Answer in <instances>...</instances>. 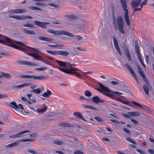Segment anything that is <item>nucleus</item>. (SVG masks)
Listing matches in <instances>:
<instances>
[{
	"label": "nucleus",
	"mask_w": 154,
	"mask_h": 154,
	"mask_svg": "<svg viewBox=\"0 0 154 154\" xmlns=\"http://www.w3.org/2000/svg\"><path fill=\"white\" fill-rule=\"evenodd\" d=\"M47 58L50 59L51 61L53 60H54L60 66L63 68L56 67L53 66H52V67L57 68L66 74L75 75L76 76L79 77H82V75L78 72L80 70L79 69L72 67V66H75L76 64H71L69 62H64L58 60H54L53 58L48 56H47Z\"/></svg>",
	"instance_id": "f257e3e1"
},
{
	"label": "nucleus",
	"mask_w": 154,
	"mask_h": 154,
	"mask_svg": "<svg viewBox=\"0 0 154 154\" xmlns=\"http://www.w3.org/2000/svg\"><path fill=\"white\" fill-rule=\"evenodd\" d=\"M3 39L5 40H0L1 43L14 48L21 51H24L25 50L22 47L15 45L13 42H15L20 46H25L24 43L15 41L5 36H3Z\"/></svg>",
	"instance_id": "f03ea898"
},
{
	"label": "nucleus",
	"mask_w": 154,
	"mask_h": 154,
	"mask_svg": "<svg viewBox=\"0 0 154 154\" xmlns=\"http://www.w3.org/2000/svg\"><path fill=\"white\" fill-rule=\"evenodd\" d=\"M112 18L113 23L116 29H118L120 32L125 34L122 17L120 16H118L116 19L115 16H114Z\"/></svg>",
	"instance_id": "7ed1b4c3"
},
{
	"label": "nucleus",
	"mask_w": 154,
	"mask_h": 154,
	"mask_svg": "<svg viewBox=\"0 0 154 154\" xmlns=\"http://www.w3.org/2000/svg\"><path fill=\"white\" fill-rule=\"evenodd\" d=\"M122 8L125 12L124 16L125 21L128 26L130 25V21L129 15V7L127 6L126 0H120Z\"/></svg>",
	"instance_id": "20e7f679"
},
{
	"label": "nucleus",
	"mask_w": 154,
	"mask_h": 154,
	"mask_svg": "<svg viewBox=\"0 0 154 154\" xmlns=\"http://www.w3.org/2000/svg\"><path fill=\"white\" fill-rule=\"evenodd\" d=\"M19 77L21 78L33 79H35L38 80H42L47 79L46 77L44 76H34L26 75H21Z\"/></svg>",
	"instance_id": "39448f33"
},
{
	"label": "nucleus",
	"mask_w": 154,
	"mask_h": 154,
	"mask_svg": "<svg viewBox=\"0 0 154 154\" xmlns=\"http://www.w3.org/2000/svg\"><path fill=\"white\" fill-rule=\"evenodd\" d=\"M122 66L126 68L131 74L132 76L136 81L137 83L139 84L138 79L133 69L131 67L130 65L128 63H125L122 65Z\"/></svg>",
	"instance_id": "423d86ee"
},
{
	"label": "nucleus",
	"mask_w": 154,
	"mask_h": 154,
	"mask_svg": "<svg viewBox=\"0 0 154 154\" xmlns=\"http://www.w3.org/2000/svg\"><path fill=\"white\" fill-rule=\"evenodd\" d=\"M98 85L102 90V91L107 92L110 93H113L116 95H118V94H122L123 93L117 91H113L109 89L108 88L103 85L102 83L99 82H97Z\"/></svg>",
	"instance_id": "0eeeda50"
},
{
	"label": "nucleus",
	"mask_w": 154,
	"mask_h": 154,
	"mask_svg": "<svg viewBox=\"0 0 154 154\" xmlns=\"http://www.w3.org/2000/svg\"><path fill=\"white\" fill-rule=\"evenodd\" d=\"M53 34L57 35H64L69 37H73V34L65 30L54 31Z\"/></svg>",
	"instance_id": "6e6552de"
},
{
	"label": "nucleus",
	"mask_w": 154,
	"mask_h": 154,
	"mask_svg": "<svg viewBox=\"0 0 154 154\" xmlns=\"http://www.w3.org/2000/svg\"><path fill=\"white\" fill-rule=\"evenodd\" d=\"M136 66L138 70V72L141 76L142 79L145 82V83L147 85L149 84V81L146 78L145 75L143 73L142 69L141 68L140 66L138 64H137Z\"/></svg>",
	"instance_id": "1a4fd4ad"
},
{
	"label": "nucleus",
	"mask_w": 154,
	"mask_h": 154,
	"mask_svg": "<svg viewBox=\"0 0 154 154\" xmlns=\"http://www.w3.org/2000/svg\"><path fill=\"white\" fill-rule=\"evenodd\" d=\"M34 23L35 25L38 26L42 28H46V25L49 24L50 23L49 22H42L37 20L34 21Z\"/></svg>",
	"instance_id": "9d476101"
},
{
	"label": "nucleus",
	"mask_w": 154,
	"mask_h": 154,
	"mask_svg": "<svg viewBox=\"0 0 154 154\" xmlns=\"http://www.w3.org/2000/svg\"><path fill=\"white\" fill-rule=\"evenodd\" d=\"M112 38L115 49L117 51L119 55L120 56L122 55V54L116 38L114 36L112 37Z\"/></svg>",
	"instance_id": "9b49d317"
},
{
	"label": "nucleus",
	"mask_w": 154,
	"mask_h": 154,
	"mask_svg": "<svg viewBox=\"0 0 154 154\" xmlns=\"http://www.w3.org/2000/svg\"><path fill=\"white\" fill-rule=\"evenodd\" d=\"M17 63L19 64L26 66H38V64L32 63L30 62L26 61H17Z\"/></svg>",
	"instance_id": "f8f14e48"
},
{
	"label": "nucleus",
	"mask_w": 154,
	"mask_h": 154,
	"mask_svg": "<svg viewBox=\"0 0 154 154\" xmlns=\"http://www.w3.org/2000/svg\"><path fill=\"white\" fill-rule=\"evenodd\" d=\"M29 130H25L21 131L19 133L10 136L9 137L10 138H14L20 137L22 136V135L27 133L29 132Z\"/></svg>",
	"instance_id": "ddd939ff"
},
{
	"label": "nucleus",
	"mask_w": 154,
	"mask_h": 154,
	"mask_svg": "<svg viewBox=\"0 0 154 154\" xmlns=\"http://www.w3.org/2000/svg\"><path fill=\"white\" fill-rule=\"evenodd\" d=\"M141 0H132L131 2V6L132 8H138L140 6Z\"/></svg>",
	"instance_id": "4468645a"
},
{
	"label": "nucleus",
	"mask_w": 154,
	"mask_h": 154,
	"mask_svg": "<svg viewBox=\"0 0 154 154\" xmlns=\"http://www.w3.org/2000/svg\"><path fill=\"white\" fill-rule=\"evenodd\" d=\"M92 101L96 104L103 103L105 102L104 100L100 99L98 96H95L92 97Z\"/></svg>",
	"instance_id": "2eb2a0df"
},
{
	"label": "nucleus",
	"mask_w": 154,
	"mask_h": 154,
	"mask_svg": "<svg viewBox=\"0 0 154 154\" xmlns=\"http://www.w3.org/2000/svg\"><path fill=\"white\" fill-rule=\"evenodd\" d=\"M29 55L33 57L34 60H40L42 61L43 58L42 57L35 53H29Z\"/></svg>",
	"instance_id": "dca6fc26"
},
{
	"label": "nucleus",
	"mask_w": 154,
	"mask_h": 154,
	"mask_svg": "<svg viewBox=\"0 0 154 154\" xmlns=\"http://www.w3.org/2000/svg\"><path fill=\"white\" fill-rule=\"evenodd\" d=\"M22 48L25 50L24 51H22L24 52L25 53H26V52L27 51L32 52V50H33L34 51L38 52V53L40 52V50L37 48H31L27 46H26V48Z\"/></svg>",
	"instance_id": "f3484780"
},
{
	"label": "nucleus",
	"mask_w": 154,
	"mask_h": 154,
	"mask_svg": "<svg viewBox=\"0 0 154 154\" xmlns=\"http://www.w3.org/2000/svg\"><path fill=\"white\" fill-rule=\"evenodd\" d=\"M38 38L39 40L42 41H46L48 42H51L53 41V39L42 36H39L38 37Z\"/></svg>",
	"instance_id": "a211bd4d"
},
{
	"label": "nucleus",
	"mask_w": 154,
	"mask_h": 154,
	"mask_svg": "<svg viewBox=\"0 0 154 154\" xmlns=\"http://www.w3.org/2000/svg\"><path fill=\"white\" fill-rule=\"evenodd\" d=\"M131 103L133 104H134L135 105L140 107L142 109L146 110V111H148L149 109V108L146 106L145 105H140L138 103L134 101H131Z\"/></svg>",
	"instance_id": "6ab92c4d"
},
{
	"label": "nucleus",
	"mask_w": 154,
	"mask_h": 154,
	"mask_svg": "<svg viewBox=\"0 0 154 154\" xmlns=\"http://www.w3.org/2000/svg\"><path fill=\"white\" fill-rule=\"evenodd\" d=\"M30 85V84L29 83H24L22 85L13 86L11 87L12 88L18 89L20 88L23 87H26L29 86Z\"/></svg>",
	"instance_id": "aec40b11"
},
{
	"label": "nucleus",
	"mask_w": 154,
	"mask_h": 154,
	"mask_svg": "<svg viewBox=\"0 0 154 154\" xmlns=\"http://www.w3.org/2000/svg\"><path fill=\"white\" fill-rule=\"evenodd\" d=\"M20 142H21V141H20L19 140L13 143L8 144V145H6V148H10L17 146L19 145Z\"/></svg>",
	"instance_id": "412c9836"
},
{
	"label": "nucleus",
	"mask_w": 154,
	"mask_h": 154,
	"mask_svg": "<svg viewBox=\"0 0 154 154\" xmlns=\"http://www.w3.org/2000/svg\"><path fill=\"white\" fill-rule=\"evenodd\" d=\"M124 51L125 54L127 58L128 59V60L129 61H131L132 60V59L128 49L127 47H126L125 48Z\"/></svg>",
	"instance_id": "4be33fe9"
},
{
	"label": "nucleus",
	"mask_w": 154,
	"mask_h": 154,
	"mask_svg": "<svg viewBox=\"0 0 154 154\" xmlns=\"http://www.w3.org/2000/svg\"><path fill=\"white\" fill-rule=\"evenodd\" d=\"M69 53L65 51H58L57 55H59L63 56H67L69 55Z\"/></svg>",
	"instance_id": "5701e85b"
},
{
	"label": "nucleus",
	"mask_w": 154,
	"mask_h": 154,
	"mask_svg": "<svg viewBox=\"0 0 154 154\" xmlns=\"http://www.w3.org/2000/svg\"><path fill=\"white\" fill-rule=\"evenodd\" d=\"M59 126H62L63 127H74V126L68 123H59L58 124Z\"/></svg>",
	"instance_id": "b1692460"
},
{
	"label": "nucleus",
	"mask_w": 154,
	"mask_h": 154,
	"mask_svg": "<svg viewBox=\"0 0 154 154\" xmlns=\"http://www.w3.org/2000/svg\"><path fill=\"white\" fill-rule=\"evenodd\" d=\"M73 115L77 118L79 119H82L83 117L82 113L79 112H75L73 113Z\"/></svg>",
	"instance_id": "393cba45"
},
{
	"label": "nucleus",
	"mask_w": 154,
	"mask_h": 154,
	"mask_svg": "<svg viewBox=\"0 0 154 154\" xmlns=\"http://www.w3.org/2000/svg\"><path fill=\"white\" fill-rule=\"evenodd\" d=\"M73 37H74V42H77L79 41L80 40L82 39L83 38L80 35H74L73 34Z\"/></svg>",
	"instance_id": "a878e982"
},
{
	"label": "nucleus",
	"mask_w": 154,
	"mask_h": 154,
	"mask_svg": "<svg viewBox=\"0 0 154 154\" xmlns=\"http://www.w3.org/2000/svg\"><path fill=\"white\" fill-rule=\"evenodd\" d=\"M65 17L67 18L72 20L76 19L78 18L77 16L72 14H66L65 16Z\"/></svg>",
	"instance_id": "bb28decb"
},
{
	"label": "nucleus",
	"mask_w": 154,
	"mask_h": 154,
	"mask_svg": "<svg viewBox=\"0 0 154 154\" xmlns=\"http://www.w3.org/2000/svg\"><path fill=\"white\" fill-rule=\"evenodd\" d=\"M146 85H144L143 86V88L144 91L145 93L147 94H149V88L148 87L149 85V84L147 85L146 84Z\"/></svg>",
	"instance_id": "cd10ccee"
},
{
	"label": "nucleus",
	"mask_w": 154,
	"mask_h": 154,
	"mask_svg": "<svg viewBox=\"0 0 154 154\" xmlns=\"http://www.w3.org/2000/svg\"><path fill=\"white\" fill-rule=\"evenodd\" d=\"M51 94V92L49 90H47L46 92L44 93L42 96L44 97H48Z\"/></svg>",
	"instance_id": "c85d7f7f"
},
{
	"label": "nucleus",
	"mask_w": 154,
	"mask_h": 154,
	"mask_svg": "<svg viewBox=\"0 0 154 154\" xmlns=\"http://www.w3.org/2000/svg\"><path fill=\"white\" fill-rule=\"evenodd\" d=\"M23 32L26 34L29 35H35V33L32 31L28 30L25 29L23 30Z\"/></svg>",
	"instance_id": "c756f323"
},
{
	"label": "nucleus",
	"mask_w": 154,
	"mask_h": 154,
	"mask_svg": "<svg viewBox=\"0 0 154 154\" xmlns=\"http://www.w3.org/2000/svg\"><path fill=\"white\" fill-rule=\"evenodd\" d=\"M128 113L132 116H139L140 115V113L137 111L128 112Z\"/></svg>",
	"instance_id": "7c9ffc66"
},
{
	"label": "nucleus",
	"mask_w": 154,
	"mask_h": 154,
	"mask_svg": "<svg viewBox=\"0 0 154 154\" xmlns=\"http://www.w3.org/2000/svg\"><path fill=\"white\" fill-rule=\"evenodd\" d=\"M47 107L45 106L43 108L41 109H37V112L39 114L45 112L47 110Z\"/></svg>",
	"instance_id": "2f4dec72"
},
{
	"label": "nucleus",
	"mask_w": 154,
	"mask_h": 154,
	"mask_svg": "<svg viewBox=\"0 0 154 154\" xmlns=\"http://www.w3.org/2000/svg\"><path fill=\"white\" fill-rule=\"evenodd\" d=\"M22 26L24 27H28L32 28H34V25L33 24L29 23L28 22H26V23L23 24Z\"/></svg>",
	"instance_id": "473e14b6"
},
{
	"label": "nucleus",
	"mask_w": 154,
	"mask_h": 154,
	"mask_svg": "<svg viewBox=\"0 0 154 154\" xmlns=\"http://www.w3.org/2000/svg\"><path fill=\"white\" fill-rule=\"evenodd\" d=\"M10 106L15 110L17 109V105L14 101H12L10 103Z\"/></svg>",
	"instance_id": "72a5a7b5"
},
{
	"label": "nucleus",
	"mask_w": 154,
	"mask_h": 154,
	"mask_svg": "<svg viewBox=\"0 0 154 154\" xmlns=\"http://www.w3.org/2000/svg\"><path fill=\"white\" fill-rule=\"evenodd\" d=\"M115 100H117V101H118L122 103H123L124 104L128 105V104H129L128 102V101H123L120 99V98L116 97V98L115 99Z\"/></svg>",
	"instance_id": "f704fd0d"
},
{
	"label": "nucleus",
	"mask_w": 154,
	"mask_h": 154,
	"mask_svg": "<svg viewBox=\"0 0 154 154\" xmlns=\"http://www.w3.org/2000/svg\"><path fill=\"white\" fill-rule=\"evenodd\" d=\"M46 51L47 53L52 54L53 55H57V50L55 51H50V50H46Z\"/></svg>",
	"instance_id": "c9c22d12"
},
{
	"label": "nucleus",
	"mask_w": 154,
	"mask_h": 154,
	"mask_svg": "<svg viewBox=\"0 0 154 154\" xmlns=\"http://www.w3.org/2000/svg\"><path fill=\"white\" fill-rule=\"evenodd\" d=\"M41 92V89L40 88H38L36 89L30 91L31 93H34L35 94H39Z\"/></svg>",
	"instance_id": "e433bc0d"
},
{
	"label": "nucleus",
	"mask_w": 154,
	"mask_h": 154,
	"mask_svg": "<svg viewBox=\"0 0 154 154\" xmlns=\"http://www.w3.org/2000/svg\"><path fill=\"white\" fill-rule=\"evenodd\" d=\"M2 77L3 76L7 79L10 78L12 77V76L9 74L4 73L2 72Z\"/></svg>",
	"instance_id": "4c0bfd02"
},
{
	"label": "nucleus",
	"mask_w": 154,
	"mask_h": 154,
	"mask_svg": "<svg viewBox=\"0 0 154 154\" xmlns=\"http://www.w3.org/2000/svg\"><path fill=\"white\" fill-rule=\"evenodd\" d=\"M135 46L136 50L137 53H140L139 50V45L137 41H136L135 42Z\"/></svg>",
	"instance_id": "58836bf2"
},
{
	"label": "nucleus",
	"mask_w": 154,
	"mask_h": 154,
	"mask_svg": "<svg viewBox=\"0 0 154 154\" xmlns=\"http://www.w3.org/2000/svg\"><path fill=\"white\" fill-rule=\"evenodd\" d=\"M84 94L87 97H91L92 95L91 93L88 90L85 91Z\"/></svg>",
	"instance_id": "ea45409f"
},
{
	"label": "nucleus",
	"mask_w": 154,
	"mask_h": 154,
	"mask_svg": "<svg viewBox=\"0 0 154 154\" xmlns=\"http://www.w3.org/2000/svg\"><path fill=\"white\" fill-rule=\"evenodd\" d=\"M29 8L31 10H37L38 11H42V9L39 8L34 7L33 6H31L29 7Z\"/></svg>",
	"instance_id": "a19ab883"
},
{
	"label": "nucleus",
	"mask_w": 154,
	"mask_h": 154,
	"mask_svg": "<svg viewBox=\"0 0 154 154\" xmlns=\"http://www.w3.org/2000/svg\"><path fill=\"white\" fill-rule=\"evenodd\" d=\"M53 143L55 144L58 145H61L63 144V142L58 140H54Z\"/></svg>",
	"instance_id": "79ce46f5"
},
{
	"label": "nucleus",
	"mask_w": 154,
	"mask_h": 154,
	"mask_svg": "<svg viewBox=\"0 0 154 154\" xmlns=\"http://www.w3.org/2000/svg\"><path fill=\"white\" fill-rule=\"evenodd\" d=\"M104 94L105 95L113 99H115L116 98V96L112 94H110L107 93H104Z\"/></svg>",
	"instance_id": "37998d69"
},
{
	"label": "nucleus",
	"mask_w": 154,
	"mask_h": 154,
	"mask_svg": "<svg viewBox=\"0 0 154 154\" xmlns=\"http://www.w3.org/2000/svg\"><path fill=\"white\" fill-rule=\"evenodd\" d=\"M126 140L129 142L132 143L135 145H137V143L134 140H132L129 138H125Z\"/></svg>",
	"instance_id": "c03bdc74"
},
{
	"label": "nucleus",
	"mask_w": 154,
	"mask_h": 154,
	"mask_svg": "<svg viewBox=\"0 0 154 154\" xmlns=\"http://www.w3.org/2000/svg\"><path fill=\"white\" fill-rule=\"evenodd\" d=\"M48 5L55 8H58L59 7V6L56 4H54L53 3H48Z\"/></svg>",
	"instance_id": "a18cd8bd"
},
{
	"label": "nucleus",
	"mask_w": 154,
	"mask_h": 154,
	"mask_svg": "<svg viewBox=\"0 0 154 154\" xmlns=\"http://www.w3.org/2000/svg\"><path fill=\"white\" fill-rule=\"evenodd\" d=\"M48 68L46 67H42L41 68H38L35 69L38 71H42L47 69Z\"/></svg>",
	"instance_id": "49530a36"
},
{
	"label": "nucleus",
	"mask_w": 154,
	"mask_h": 154,
	"mask_svg": "<svg viewBox=\"0 0 154 154\" xmlns=\"http://www.w3.org/2000/svg\"><path fill=\"white\" fill-rule=\"evenodd\" d=\"M35 140L34 139H23L20 140V141L21 142H25L26 141H34Z\"/></svg>",
	"instance_id": "de8ad7c7"
},
{
	"label": "nucleus",
	"mask_w": 154,
	"mask_h": 154,
	"mask_svg": "<svg viewBox=\"0 0 154 154\" xmlns=\"http://www.w3.org/2000/svg\"><path fill=\"white\" fill-rule=\"evenodd\" d=\"M123 130L124 132L128 134H131V132L130 131L126 128H123Z\"/></svg>",
	"instance_id": "09e8293b"
},
{
	"label": "nucleus",
	"mask_w": 154,
	"mask_h": 154,
	"mask_svg": "<svg viewBox=\"0 0 154 154\" xmlns=\"http://www.w3.org/2000/svg\"><path fill=\"white\" fill-rule=\"evenodd\" d=\"M94 118L98 122H103V119L99 117L95 116L94 117Z\"/></svg>",
	"instance_id": "8fccbe9b"
},
{
	"label": "nucleus",
	"mask_w": 154,
	"mask_h": 154,
	"mask_svg": "<svg viewBox=\"0 0 154 154\" xmlns=\"http://www.w3.org/2000/svg\"><path fill=\"white\" fill-rule=\"evenodd\" d=\"M8 97V95L6 94H0V99L6 98Z\"/></svg>",
	"instance_id": "3c124183"
},
{
	"label": "nucleus",
	"mask_w": 154,
	"mask_h": 154,
	"mask_svg": "<svg viewBox=\"0 0 154 154\" xmlns=\"http://www.w3.org/2000/svg\"><path fill=\"white\" fill-rule=\"evenodd\" d=\"M122 115L123 116H124L125 117H126V118H128V119L131 118V117H130V115L126 114L124 113H122Z\"/></svg>",
	"instance_id": "603ef678"
},
{
	"label": "nucleus",
	"mask_w": 154,
	"mask_h": 154,
	"mask_svg": "<svg viewBox=\"0 0 154 154\" xmlns=\"http://www.w3.org/2000/svg\"><path fill=\"white\" fill-rule=\"evenodd\" d=\"M23 20L26 19H32V17L29 16L28 15H25L23 16Z\"/></svg>",
	"instance_id": "864d4df0"
},
{
	"label": "nucleus",
	"mask_w": 154,
	"mask_h": 154,
	"mask_svg": "<svg viewBox=\"0 0 154 154\" xmlns=\"http://www.w3.org/2000/svg\"><path fill=\"white\" fill-rule=\"evenodd\" d=\"M17 109L18 108H19L22 110H23L24 109V108L23 105L21 104H18V106L17 105Z\"/></svg>",
	"instance_id": "5fc2aeb1"
},
{
	"label": "nucleus",
	"mask_w": 154,
	"mask_h": 154,
	"mask_svg": "<svg viewBox=\"0 0 154 154\" xmlns=\"http://www.w3.org/2000/svg\"><path fill=\"white\" fill-rule=\"evenodd\" d=\"M15 19L18 20H23V16H15Z\"/></svg>",
	"instance_id": "6e6d98bb"
},
{
	"label": "nucleus",
	"mask_w": 154,
	"mask_h": 154,
	"mask_svg": "<svg viewBox=\"0 0 154 154\" xmlns=\"http://www.w3.org/2000/svg\"><path fill=\"white\" fill-rule=\"evenodd\" d=\"M74 154H83L82 152L79 150H76L74 152Z\"/></svg>",
	"instance_id": "4d7b16f0"
},
{
	"label": "nucleus",
	"mask_w": 154,
	"mask_h": 154,
	"mask_svg": "<svg viewBox=\"0 0 154 154\" xmlns=\"http://www.w3.org/2000/svg\"><path fill=\"white\" fill-rule=\"evenodd\" d=\"M28 152L33 154H37V152L35 151L32 149H29L28 151Z\"/></svg>",
	"instance_id": "13d9d810"
},
{
	"label": "nucleus",
	"mask_w": 154,
	"mask_h": 154,
	"mask_svg": "<svg viewBox=\"0 0 154 154\" xmlns=\"http://www.w3.org/2000/svg\"><path fill=\"white\" fill-rule=\"evenodd\" d=\"M20 14L25 13L26 12V10L25 9H19Z\"/></svg>",
	"instance_id": "bf43d9fd"
},
{
	"label": "nucleus",
	"mask_w": 154,
	"mask_h": 154,
	"mask_svg": "<svg viewBox=\"0 0 154 154\" xmlns=\"http://www.w3.org/2000/svg\"><path fill=\"white\" fill-rule=\"evenodd\" d=\"M35 4L38 6H44L45 4L42 2H37L35 3Z\"/></svg>",
	"instance_id": "052dcab7"
},
{
	"label": "nucleus",
	"mask_w": 154,
	"mask_h": 154,
	"mask_svg": "<svg viewBox=\"0 0 154 154\" xmlns=\"http://www.w3.org/2000/svg\"><path fill=\"white\" fill-rule=\"evenodd\" d=\"M110 82L112 85H115L119 84V82L117 81H112Z\"/></svg>",
	"instance_id": "680f3d73"
},
{
	"label": "nucleus",
	"mask_w": 154,
	"mask_h": 154,
	"mask_svg": "<svg viewBox=\"0 0 154 154\" xmlns=\"http://www.w3.org/2000/svg\"><path fill=\"white\" fill-rule=\"evenodd\" d=\"M147 151L149 153L151 154H154V150L152 149H149Z\"/></svg>",
	"instance_id": "e2e57ef3"
},
{
	"label": "nucleus",
	"mask_w": 154,
	"mask_h": 154,
	"mask_svg": "<svg viewBox=\"0 0 154 154\" xmlns=\"http://www.w3.org/2000/svg\"><path fill=\"white\" fill-rule=\"evenodd\" d=\"M136 151L137 152H138L139 153H140L141 154H145V153L143 151L141 150L140 149H136Z\"/></svg>",
	"instance_id": "0e129e2a"
},
{
	"label": "nucleus",
	"mask_w": 154,
	"mask_h": 154,
	"mask_svg": "<svg viewBox=\"0 0 154 154\" xmlns=\"http://www.w3.org/2000/svg\"><path fill=\"white\" fill-rule=\"evenodd\" d=\"M29 136L30 137H35L37 136V133H33L31 134Z\"/></svg>",
	"instance_id": "69168bd1"
},
{
	"label": "nucleus",
	"mask_w": 154,
	"mask_h": 154,
	"mask_svg": "<svg viewBox=\"0 0 154 154\" xmlns=\"http://www.w3.org/2000/svg\"><path fill=\"white\" fill-rule=\"evenodd\" d=\"M137 55L138 58H139V59L140 61V62L142 61L140 53H137Z\"/></svg>",
	"instance_id": "338daca9"
},
{
	"label": "nucleus",
	"mask_w": 154,
	"mask_h": 154,
	"mask_svg": "<svg viewBox=\"0 0 154 154\" xmlns=\"http://www.w3.org/2000/svg\"><path fill=\"white\" fill-rule=\"evenodd\" d=\"M131 121L135 125H137V124L138 122H137L136 121V120L133 119H131Z\"/></svg>",
	"instance_id": "774afa93"
}]
</instances>
